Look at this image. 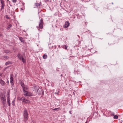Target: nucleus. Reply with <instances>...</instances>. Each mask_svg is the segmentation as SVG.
I'll return each mask as SVG.
<instances>
[{"instance_id":"12","label":"nucleus","mask_w":123,"mask_h":123,"mask_svg":"<svg viewBox=\"0 0 123 123\" xmlns=\"http://www.w3.org/2000/svg\"><path fill=\"white\" fill-rule=\"evenodd\" d=\"M13 74H11L10 75V82L11 83H12L13 81Z\"/></svg>"},{"instance_id":"11","label":"nucleus","mask_w":123,"mask_h":123,"mask_svg":"<svg viewBox=\"0 0 123 123\" xmlns=\"http://www.w3.org/2000/svg\"><path fill=\"white\" fill-rule=\"evenodd\" d=\"M0 83L2 86H3L6 84L5 82L1 79H0Z\"/></svg>"},{"instance_id":"9","label":"nucleus","mask_w":123,"mask_h":123,"mask_svg":"<svg viewBox=\"0 0 123 123\" xmlns=\"http://www.w3.org/2000/svg\"><path fill=\"white\" fill-rule=\"evenodd\" d=\"M7 103L8 104V106H10L11 103H10V96H8L7 97Z\"/></svg>"},{"instance_id":"29","label":"nucleus","mask_w":123,"mask_h":123,"mask_svg":"<svg viewBox=\"0 0 123 123\" xmlns=\"http://www.w3.org/2000/svg\"><path fill=\"white\" fill-rule=\"evenodd\" d=\"M58 108H55L54 109H53L54 110H57Z\"/></svg>"},{"instance_id":"3","label":"nucleus","mask_w":123,"mask_h":123,"mask_svg":"<svg viewBox=\"0 0 123 123\" xmlns=\"http://www.w3.org/2000/svg\"><path fill=\"white\" fill-rule=\"evenodd\" d=\"M17 56L19 59L22 60L23 62L24 63L25 62V58H24L23 56L20 54H18L17 55Z\"/></svg>"},{"instance_id":"15","label":"nucleus","mask_w":123,"mask_h":123,"mask_svg":"<svg viewBox=\"0 0 123 123\" xmlns=\"http://www.w3.org/2000/svg\"><path fill=\"white\" fill-rule=\"evenodd\" d=\"M11 64V62L10 61H8L7 62H6V65H8L9 64Z\"/></svg>"},{"instance_id":"27","label":"nucleus","mask_w":123,"mask_h":123,"mask_svg":"<svg viewBox=\"0 0 123 123\" xmlns=\"http://www.w3.org/2000/svg\"><path fill=\"white\" fill-rule=\"evenodd\" d=\"M114 113H111V115L112 116H114Z\"/></svg>"},{"instance_id":"18","label":"nucleus","mask_w":123,"mask_h":123,"mask_svg":"<svg viewBox=\"0 0 123 123\" xmlns=\"http://www.w3.org/2000/svg\"><path fill=\"white\" fill-rule=\"evenodd\" d=\"M118 116L117 115H115L114 116L113 118L114 119H117L118 118Z\"/></svg>"},{"instance_id":"22","label":"nucleus","mask_w":123,"mask_h":123,"mask_svg":"<svg viewBox=\"0 0 123 123\" xmlns=\"http://www.w3.org/2000/svg\"><path fill=\"white\" fill-rule=\"evenodd\" d=\"M13 2L14 3H16V2L17 0H12Z\"/></svg>"},{"instance_id":"39","label":"nucleus","mask_w":123,"mask_h":123,"mask_svg":"<svg viewBox=\"0 0 123 123\" xmlns=\"http://www.w3.org/2000/svg\"><path fill=\"white\" fill-rule=\"evenodd\" d=\"M33 123H34V122H33Z\"/></svg>"},{"instance_id":"5","label":"nucleus","mask_w":123,"mask_h":123,"mask_svg":"<svg viewBox=\"0 0 123 123\" xmlns=\"http://www.w3.org/2000/svg\"><path fill=\"white\" fill-rule=\"evenodd\" d=\"M20 99L21 100H22L23 102L25 103H28L30 102L29 100H28L26 98H25L24 97H22L20 98Z\"/></svg>"},{"instance_id":"4","label":"nucleus","mask_w":123,"mask_h":123,"mask_svg":"<svg viewBox=\"0 0 123 123\" xmlns=\"http://www.w3.org/2000/svg\"><path fill=\"white\" fill-rule=\"evenodd\" d=\"M1 99L2 101V103L4 105H5L6 103V99L5 96L3 95H2L0 96Z\"/></svg>"},{"instance_id":"36","label":"nucleus","mask_w":123,"mask_h":123,"mask_svg":"<svg viewBox=\"0 0 123 123\" xmlns=\"http://www.w3.org/2000/svg\"><path fill=\"white\" fill-rule=\"evenodd\" d=\"M62 74H61V76H62Z\"/></svg>"},{"instance_id":"34","label":"nucleus","mask_w":123,"mask_h":123,"mask_svg":"<svg viewBox=\"0 0 123 123\" xmlns=\"http://www.w3.org/2000/svg\"><path fill=\"white\" fill-rule=\"evenodd\" d=\"M85 123H87V121H86Z\"/></svg>"},{"instance_id":"23","label":"nucleus","mask_w":123,"mask_h":123,"mask_svg":"<svg viewBox=\"0 0 123 123\" xmlns=\"http://www.w3.org/2000/svg\"><path fill=\"white\" fill-rule=\"evenodd\" d=\"M4 57L6 59H7L8 58V56H4Z\"/></svg>"},{"instance_id":"8","label":"nucleus","mask_w":123,"mask_h":123,"mask_svg":"<svg viewBox=\"0 0 123 123\" xmlns=\"http://www.w3.org/2000/svg\"><path fill=\"white\" fill-rule=\"evenodd\" d=\"M65 24L64 26V27L65 28L68 27L70 23L68 21H66L65 22Z\"/></svg>"},{"instance_id":"21","label":"nucleus","mask_w":123,"mask_h":123,"mask_svg":"<svg viewBox=\"0 0 123 123\" xmlns=\"http://www.w3.org/2000/svg\"><path fill=\"white\" fill-rule=\"evenodd\" d=\"M9 51H7L6 50H5V53H9Z\"/></svg>"},{"instance_id":"24","label":"nucleus","mask_w":123,"mask_h":123,"mask_svg":"<svg viewBox=\"0 0 123 123\" xmlns=\"http://www.w3.org/2000/svg\"><path fill=\"white\" fill-rule=\"evenodd\" d=\"M24 9L23 8H21V11L23 12V11L24 10Z\"/></svg>"},{"instance_id":"38","label":"nucleus","mask_w":123,"mask_h":123,"mask_svg":"<svg viewBox=\"0 0 123 123\" xmlns=\"http://www.w3.org/2000/svg\"><path fill=\"white\" fill-rule=\"evenodd\" d=\"M7 1H8L9 0H7Z\"/></svg>"},{"instance_id":"31","label":"nucleus","mask_w":123,"mask_h":123,"mask_svg":"<svg viewBox=\"0 0 123 123\" xmlns=\"http://www.w3.org/2000/svg\"><path fill=\"white\" fill-rule=\"evenodd\" d=\"M7 82L8 83H9V81H8V80H7Z\"/></svg>"},{"instance_id":"13","label":"nucleus","mask_w":123,"mask_h":123,"mask_svg":"<svg viewBox=\"0 0 123 123\" xmlns=\"http://www.w3.org/2000/svg\"><path fill=\"white\" fill-rule=\"evenodd\" d=\"M19 38L21 42L24 43V40H23V38L22 37H19Z\"/></svg>"},{"instance_id":"33","label":"nucleus","mask_w":123,"mask_h":123,"mask_svg":"<svg viewBox=\"0 0 123 123\" xmlns=\"http://www.w3.org/2000/svg\"><path fill=\"white\" fill-rule=\"evenodd\" d=\"M4 30V28H3V29H2V31H3V30Z\"/></svg>"},{"instance_id":"17","label":"nucleus","mask_w":123,"mask_h":123,"mask_svg":"<svg viewBox=\"0 0 123 123\" xmlns=\"http://www.w3.org/2000/svg\"><path fill=\"white\" fill-rule=\"evenodd\" d=\"M41 3H35V5L36 6H40V4Z\"/></svg>"},{"instance_id":"25","label":"nucleus","mask_w":123,"mask_h":123,"mask_svg":"<svg viewBox=\"0 0 123 123\" xmlns=\"http://www.w3.org/2000/svg\"><path fill=\"white\" fill-rule=\"evenodd\" d=\"M64 46H65V49H67V46L66 45H65Z\"/></svg>"},{"instance_id":"30","label":"nucleus","mask_w":123,"mask_h":123,"mask_svg":"<svg viewBox=\"0 0 123 123\" xmlns=\"http://www.w3.org/2000/svg\"><path fill=\"white\" fill-rule=\"evenodd\" d=\"M69 113L70 114H71L72 113H71V111H69Z\"/></svg>"},{"instance_id":"32","label":"nucleus","mask_w":123,"mask_h":123,"mask_svg":"<svg viewBox=\"0 0 123 123\" xmlns=\"http://www.w3.org/2000/svg\"><path fill=\"white\" fill-rule=\"evenodd\" d=\"M38 89H37V91H38Z\"/></svg>"},{"instance_id":"2","label":"nucleus","mask_w":123,"mask_h":123,"mask_svg":"<svg viewBox=\"0 0 123 123\" xmlns=\"http://www.w3.org/2000/svg\"><path fill=\"white\" fill-rule=\"evenodd\" d=\"M43 19H41L39 21V25L37 26V27L38 30L39 31L40 29H42L43 27Z\"/></svg>"},{"instance_id":"19","label":"nucleus","mask_w":123,"mask_h":123,"mask_svg":"<svg viewBox=\"0 0 123 123\" xmlns=\"http://www.w3.org/2000/svg\"><path fill=\"white\" fill-rule=\"evenodd\" d=\"M15 100L14 99L13 100V101L12 102V104L13 106H14L15 105Z\"/></svg>"},{"instance_id":"26","label":"nucleus","mask_w":123,"mask_h":123,"mask_svg":"<svg viewBox=\"0 0 123 123\" xmlns=\"http://www.w3.org/2000/svg\"><path fill=\"white\" fill-rule=\"evenodd\" d=\"M6 17L7 19H8L9 18L7 16V15L6 16Z\"/></svg>"},{"instance_id":"35","label":"nucleus","mask_w":123,"mask_h":123,"mask_svg":"<svg viewBox=\"0 0 123 123\" xmlns=\"http://www.w3.org/2000/svg\"><path fill=\"white\" fill-rule=\"evenodd\" d=\"M56 94H58V93H56Z\"/></svg>"},{"instance_id":"1","label":"nucleus","mask_w":123,"mask_h":123,"mask_svg":"<svg viewBox=\"0 0 123 123\" xmlns=\"http://www.w3.org/2000/svg\"><path fill=\"white\" fill-rule=\"evenodd\" d=\"M23 117L24 121L26 122L28 120L29 117L27 110L26 108L23 111Z\"/></svg>"},{"instance_id":"37","label":"nucleus","mask_w":123,"mask_h":123,"mask_svg":"<svg viewBox=\"0 0 123 123\" xmlns=\"http://www.w3.org/2000/svg\"><path fill=\"white\" fill-rule=\"evenodd\" d=\"M83 55V56H84V55Z\"/></svg>"},{"instance_id":"7","label":"nucleus","mask_w":123,"mask_h":123,"mask_svg":"<svg viewBox=\"0 0 123 123\" xmlns=\"http://www.w3.org/2000/svg\"><path fill=\"white\" fill-rule=\"evenodd\" d=\"M1 2V3L2 5H1V10H2V9L4 8V6H5V1L4 0H0Z\"/></svg>"},{"instance_id":"6","label":"nucleus","mask_w":123,"mask_h":123,"mask_svg":"<svg viewBox=\"0 0 123 123\" xmlns=\"http://www.w3.org/2000/svg\"><path fill=\"white\" fill-rule=\"evenodd\" d=\"M33 94L31 92H28L27 91L25 93H24V96H33Z\"/></svg>"},{"instance_id":"28","label":"nucleus","mask_w":123,"mask_h":123,"mask_svg":"<svg viewBox=\"0 0 123 123\" xmlns=\"http://www.w3.org/2000/svg\"><path fill=\"white\" fill-rule=\"evenodd\" d=\"M3 35L2 34L0 33V37L2 36Z\"/></svg>"},{"instance_id":"14","label":"nucleus","mask_w":123,"mask_h":123,"mask_svg":"<svg viewBox=\"0 0 123 123\" xmlns=\"http://www.w3.org/2000/svg\"><path fill=\"white\" fill-rule=\"evenodd\" d=\"M12 25L11 24H9V25H8L7 27L6 28V29L7 30H8L10 28L12 27Z\"/></svg>"},{"instance_id":"16","label":"nucleus","mask_w":123,"mask_h":123,"mask_svg":"<svg viewBox=\"0 0 123 123\" xmlns=\"http://www.w3.org/2000/svg\"><path fill=\"white\" fill-rule=\"evenodd\" d=\"M47 56L46 55L44 54L43 56V58L44 59H45L47 58Z\"/></svg>"},{"instance_id":"10","label":"nucleus","mask_w":123,"mask_h":123,"mask_svg":"<svg viewBox=\"0 0 123 123\" xmlns=\"http://www.w3.org/2000/svg\"><path fill=\"white\" fill-rule=\"evenodd\" d=\"M23 90L24 93H25L27 91L28 88L27 86L26 85H25L23 88Z\"/></svg>"},{"instance_id":"20","label":"nucleus","mask_w":123,"mask_h":123,"mask_svg":"<svg viewBox=\"0 0 123 123\" xmlns=\"http://www.w3.org/2000/svg\"><path fill=\"white\" fill-rule=\"evenodd\" d=\"M21 86L23 88L25 85H24V83H21Z\"/></svg>"}]
</instances>
